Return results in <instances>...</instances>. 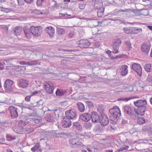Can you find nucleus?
<instances>
[{"label": "nucleus", "instance_id": "33", "mask_svg": "<svg viewBox=\"0 0 152 152\" xmlns=\"http://www.w3.org/2000/svg\"><path fill=\"white\" fill-rule=\"evenodd\" d=\"M133 30V34H136L142 32V30L141 28H137V27H132Z\"/></svg>", "mask_w": 152, "mask_h": 152}, {"label": "nucleus", "instance_id": "8", "mask_svg": "<svg viewBox=\"0 0 152 152\" xmlns=\"http://www.w3.org/2000/svg\"><path fill=\"white\" fill-rule=\"evenodd\" d=\"M61 125L65 128H68L72 125V122L69 118L67 117H65L62 120Z\"/></svg>", "mask_w": 152, "mask_h": 152}, {"label": "nucleus", "instance_id": "3", "mask_svg": "<svg viewBox=\"0 0 152 152\" xmlns=\"http://www.w3.org/2000/svg\"><path fill=\"white\" fill-rule=\"evenodd\" d=\"M13 83V81L9 79L6 80L4 85V89L8 92L13 91L12 85Z\"/></svg>", "mask_w": 152, "mask_h": 152}, {"label": "nucleus", "instance_id": "12", "mask_svg": "<svg viewBox=\"0 0 152 152\" xmlns=\"http://www.w3.org/2000/svg\"><path fill=\"white\" fill-rule=\"evenodd\" d=\"M132 68L140 76L142 74V69L140 65L137 63H134L132 65Z\"/></svg>", "mask_w": 152, "mask_h": 152}, {"label": "nucleus", "instance_id": "29", "mask_svg": "<svg viewBox=\"0 0 152 152\" xmlns=\"http://www.w3.org/2000/svg\"><path fill=\"white\" fill-rule=\"evenodd\" d=\"M73 126L78 131H82V127L80 123L76 121L73 123Z\"/></svg>", "mask_w": 152, "mask_h": 152}, {"label": "nucleus", "instance_id": "21", "mask_svg": "<svg viewBox=\"0 0 152 152\" xmlns=\"http://www.w3.org/2000/svg\"><path fill=\"white\" fill-rule=\"evenodd\" d=\"M23 30L26 37L28 39H30L31 36L33 34L31 31V28L29 29L25 28H24Z\"/></svg>", "mask_w": 152, "mask_h": 152}, {"label": "nucleus", "instance_id": "62", "mask_svg": "<svg viewBox=\"0 0 152 152\" xmlns=\"http://www.w3.org/2000/svg\"><path fill=\"white\" fill-rule=\"evenodd\" d=\"M63 50L64 51H67L68 52H72L73 51V50L71 49Z\"/></svg>", "mask_w": 152, "mask_h": 152}, {"label": "nucleus", "instance_id": "59", "mask_svg": "<svg viewBox=\"0 0 152 152\" xmlns=\"http://www.w3.org/2000/svg\"><path fill=\"white\" fill-rule=\"evenodd\" d=\"M24 1L28 4H31L33 2V0H24Z\"/></svg>", "mask_w": 152, "mask_h": 152}, {"label": "nucleus", "instance_id": "47", "mask_svg": "<svg viewBox=\"0 0 152 152\" xmlns=\"http://www.w3.org/2000/svg\"><path fill=\"white\" fill-rule=\"evenodd\" d=\"M147 80L150 83H152V75H149L147 77Z\"/></svg>", "mask_w": 152, "mask_h": 152}, {"label": "nucleus", "instance_id": "60", "mask_svg": "<svg viewBox=\"0 0 152 152\" xmlns=\"http://www.w3.org/2000/svg\"><path fill=\"white\" fill-rule=\"evenodd\" d=\"M148 143V142H142L141 143V145H147V143Z\"/></svg>", "mask_w": 152, "mask_h": 152}, {"label": "nucleus", "instance_id": "5", "mask_svg": "<svg viewBox=\"0 0 152 152\" xmlns=\"http://www.w3.org/2000/svg\"><path fill=\"white\" fill-rule=\"evenodd\" d=\"M121 41L120 39H117L113 42V50L112 52L114 54L118 53V50L121 43Z\"/></svg>", "mask_w": 152, "mask_h": 152}, {"label": "nucleus", "instance_id": "56", "mask_svg": "<svg viewBox=\"0 0 152 152\" xmlns=\"http://www.w3.org/2000/svg\"><path fill=\"white\" fill-rule=\"evenodd\" d=\"M5 139L4 138H1L0 139V143L3 144H5Z\"/></svg>", "mask_w": 152, "mask_h": 152}, {"label": "nucleus", "instance_id": "41", "mask_svg": "<svg viewBox=\"0 0 152 152\" xmlns=\"http://www.w3.org/2000/svg\"><path fill=\"white\" fill-rule=\"evenodd\" d=\"M151 67V64H145V69L146 71L150 72Z\"/></svg>", "mask_w": 152, "mask_h": 152}, {"label": "nucleus", "instance_id": "57", "mask_svg": "<svg viewBox=\"0 0 152 152\" xmlns=\"http://www.w3.org/2000/svg\"><path fill=\"white\" fill-rule=\"evenodd\" d=\"M137 0H130V4H137Z\"/></svg>", "mask_w": 152, "mask_h": 152}, {"label": "nucleus", "instance_id": "36", "mask_svg": "<svg viewBox=\"0 0 152 152\" xmlns=\"http://www.w3.org/2000/svg\"><path fill=\"white\" fill-rule=\"evenodd\" d=\"M124 55H120L118 56H116L115 57H114L112 55L110 54L109 55V56L110 57L111 59L113 60H114L115 59H118V58H123L124 57Z\"/></svg>", "mask_w": 152, "mask_h": 152}, {"label": "nucleus", "instance_id": "9", "mask_svg": "<svg viewBox=\"0 0 152 152\" xmlns=\"http://www.w3.org/2000/svg\"><path fill=\"white\" fill-rule=\"evenodd\" d=\"M66 117L71 119H73L76 117L77 113L73 110H69L65 112Z\"/></svg>", "mask_w": 152, "mask_h": 152}, {"label": "nucleus", "instance_id": "1", "mask_svg": "<svg viewBox=\"0 0 152 152\" xmlns=\"http://www.w3.org/2000/svg\"><path fill=\"white\" fill-rule=\"evenodd\" d=\"M109 118L110 123L113 124H115L121 116V111L117 106L114 107L109 110Z\"/></svg>", "mask_w": 152, "mask_h": 152}, {"label": "nucleus", "instance_id": "44", "mask_svg": "<svg viewBox=\"0 0 152 152\" xmlns=\"http://www.w3.org/2000/svg\"><path fill=\"white\" fill-rule=\"evenodd\" d=\"M125 44L129 50H130L132 48L131 44L129 41L126 42Z\"/></svg>", "mask_w": 152, "mask_h": 152}, {"label": "nucleus", "instance_id": "46", "mask_svg": "<svg viewBox=\"0 0 152 152\" xmlns=\"http://www.w3.org/2000/svg\"><path fill=\"white\" fill-rule=\"evenodd\" d=\"M112 20L113 21H117L120 22V24H126V23L123 20L121 19H110Z\"/></svg>", "mask_w": 152, "mask_h": 152}, {"label": "nucleus", "instance_id": "20", "mask_svg": "<svg viewBox=\"0 0 152 152\" xmlns=\"http://www.w3.org/2000/svg\"><path fill=\"white\" fill-rule=\"evenodd\" d=\"M91 118L93 122L96 123L99 120V121L100 117L96 112L92 113L91 115Z\"/></svg>", "mask_w": 152, "mask_h": 152}, {"label": "nucleus", "instance_id": "64", "mask_svg": "<svg viewBox=\"0 0 152 152\" xmlns=\"http://www.w3.org/2000/svg\"><path fill=\"white\" fill-rule=\"evenodd\" d=\"M67 15V14H63L61 13H59V16L60 17H64L66 15Z\"/></svg>", "mask_w": 152, "mask_h": 152}, {"label": "nucleus", "instance_id": "58", "mask_svg": "<svg viewBox=\"0 0 152 152\" xmlns=\"http://www.w3.org/2000/svg\"><path fill=\"white\" fill-rule=\"evenodd\" d=\"M74 36V34L73 32H70L69 34V37L70 38H72Z\"/></svg>", "mask_w": 152, "mask_h": 152}, {"label": "nucleus", "instance_id": "11", "mask_svg": "<svg viewBox=\"0 0 152 152\" xmlns=\"http://www.w3.org/2000/svg\"><path fill=\"white\" fill-rule=\"evenodd\" d=\"M29 83V81L27 79H22L18 81V85L20 87L25 88L28 86Z\"/></svg>", "mask_w": 152, "mask_h": 152}, {"label": "nucleus", "instance_id": "61", "mask_svg": "<svg viewBox=\"0 0 152 152\" xmlns=\"http://www.w3.org/2000/svg\"><path fill=\"white\" fill-rule=\"evenodd\" d=\"M34 12L37 14H40V12L37 10H35L34 11Z\"/></svg>", "mask_w": 152, "mask_h": 152}, {"label": "nucleus", "instance_id": "19", "mask_svg": "<svg viewBox=\"0 0 152 152\" xmlns=\"http://www.w3.org/2000/svg\"><path fill=\"white\" fill-rule=\"evenodd\" d=\"M45 32L48 33L51 38H53L54 35L55 30L54 28L51 26H49L45 28Z\"/></svg>", "mask_w": 152, "mask_h": 152}, {"label": "nucleus", "instance_id": "63", "mask_svg": "<svg viewBox=\"0 0 152 152\" xmlns=\"http://www.w3.org/2000/svg\"><path fill=\"white\" fill-rule=\"evenodd\" d=\"M2 10L5 11L7 12H8L9 11V10L8 9L4 8H3V10Z\"/></svg>", "mask_w": 152, "mask_h": 152}, {"label": "nucleus", "instance_id": "38", "mask_svg": "<svg viewBox=\"0 0 152 152\" xmlns=\"http://www.w3.org/2000/svg\"><path fill=\"white\" fill-rule=\"evenodd\" d=\"M39 143H36L34 146V147L31 148V151L32 152H34L35 151H37L39 148Z\"/></svg>", "mask_w": 152, "mask_h": 152}, {"label": "nucleus", "instance_id": "18", "mask_svg": "<svg viewBox=\"0 0 152 152\" xmlns=\"http://www.w3.org/2000/svg\"><path fill=\"white\" fill-rule=\"evenodd\" d=\"M27 121L29 124L34 125L39 123V120L34 117H28L27 118Z\"/></svg>", "mask_w": 152, "mask_h": 152}, {"label": "nucleus", "instance_id": "32", "mask_svg": "<svg viewBox=\"0 0 152 152\" xmlns=\"http://www.w3.org/2000/svg\"><path fill=\"white\" fill-rule=\"evenodd\" d=\"M123 30L127 34H133V30L132 27L126 28L124 27L123 28Z\"/></svg>", "mask_w": 152, "mask_h": 152}, {"label": "nucleus", "instance_id": "35", "mask_svg": "<svg viewBox=\"0 0 152 152\" xmlns=\"http://www.w3.org/2000/svg\"><path fill=\"white\" fill-rule=\"evenodd\" d=\"M46 111L43 110V107H42L41 109H39L38 111V115L39 117H42L43 116Z\"/></svg>", "mask_w": 152, "mask_h": 152}, {"label": "nucleus", "instance_id": "17", "mask_svg": "<svg viewBox=\"0 0 152 152\" xmlns=\"http://www.w3.org/2000/svg\"><path fill=\"white\" fill-rule=\"evenodd\" d=\"M91 118V115L88 113H84L80 114L79 118L81 120L86 122L89 121Z\"/></svg>", "mask_w": 152, "mask_h": 152}, {"label": "nucleus", "instance_id": "31", "mask_svg": "<svg viewBox=\"0 0 152 152\" xmlns=\"http://www.w3.org/2000/svg\"><path fill=\"white\" fill-rule=\"evenodd\" d=\"M57 32L59 35H62L65 34V31L63 28L57 27Z\"/></svg>", "mask_w": 152, "mask_h": 152}, {"label": "nucleus", "instance_id": "10", "mask_svg": "<svg viewBox=\"0 0 152 152\" xmlns=\"http://www.w3.org/2000/svg\"><path fill=\"white\" fill-rule=\"evenodd\" d=\"M18 109L17 108L12 106L9 107L8 110L10 113L11 116L13 118H16L18 116Z\"/></svg>", "mask_w": 152, "mask_h": 152}, {"label": "nucleus", "instance_id": "4", "mask_svg": "<svg viewBox=\"0 0 152 152\" xmlns=\"http://www.w3.org/2000/svg\"><path fill=\"white\" fill-rule=\"evenodd\" d=\"M70 145L72 147L74 148L78 147L79 146H81V142L77 138L70 139L69 141Z\"/></svg>", "mask_w": 152, "mask_h": 152}, {"label": "nucleus", "instance_id": "13", "mask_svg": "<svg viewBox=\"0 0 152 152\" xmlns=\"http://www.w3.org/2000/svg\"><path fill=\"white\" fill-rule=\"evenodd\" d=\"M77 44L81 48H86L89 46L90 43L87 40H81L77 42Z\"/></svg>", "mask_w": 152, "mask_h": 152}, {"label": "nucleus", "instance_id": "22", "mask_svg": "<svg viewBox=\"0 0 152 152\" xmlns=\"http://www.w3.org/2000/svg\"><path fill=\"white\" fill-rule=\"evenodd\" d=\"M146 109V107H137V116L139 115H144Z\"/></svg>", "mask_w": 152, "mask_h": 152}, {"label": "nucleus", "instance_id": "53", "mask_svg": "<svg viewBox=\"0 0 152 152\" xmlns=\"http://www.w3.org/2000/svg\"><path fill=\"white\" fill-rule=\"evenodd\" d=\"M124 12H134V11L133 10H132L130 8L128 9H125L124 10Z\"/></svg>", "mask_w": 152, "mask_h": 152}, {"label": "nucleus", "instance_id": "26", "mask_svg": "<svg viewBox=\"0 0 152 152\" xmlns=\"http://www.w3.org/2000/svg\"><path fill=\"white\" fill-rule=\"evenodd\" d=\"M76 105L79 110L81 112H83L85 110V108L84 105L81 102H78L77 103Z\"/></svg>", "mask_w": 152, "mask_h": 152}, {"label": "nucleus", "instance_id": "2", "mask_svg": "<svg viewBox=\"0 0 152 152\" xmlns=\"http://www.w3.org/2000/svg\"><path fill=\"white\" fill-rule=\"evenodd\" d=\"M124 114L132 119H135L137 117V110L135 107L129 105H125L122 108Z\"/></svg>", "mask_w": 152, "mask_h": 152}, {"label": "nucleus", "instance_id": "27", "mask_svg": "<svg viewBox=\"0 0 152 152\" xmlns=\"http://www.w3.org/2000/svg\"><path fill=\"white\" fill-rule=\"evenodd\" d=\"M22 30V28L20 26H18L16 27L14 30V34L16 36L20 35Z\"/></svg>", "mask_w": 152, "mask_h": 152}, {"label": "nucleus", "instance_id": "49", "mask_svg": "<svg viewBox=\"0 0 152 152\" xmlns=\"http://www.w3.org/2000/svg\"><path fill=\"white\" fill-rule=\"evenodd\" d=\"M19 63L21 65H28L29 66V62L21 61H20Z\"/></svg>", "mask_w": 152, "mask_h": 152}, {"label": "nucleus", "instance_id": "40", "mask_svg": "<svg viewBox=\"0 0 152 152\" xmlns=\"http://www.w3.org/2000/svg\"><path fill=\"white\" fill-rule=\"evenodd\" d=\"M38 64V60H32L29 62V66H35Z\"/></svg>", "mask_w": 152, "mask_h": 152}, {"label": "nucleus", "instance_id": "52", "mask_svg": "<svg viewBox=\"0 0 152 152\" xmlns=\"http://www.w3.org/2000/svg\"><path fill=\"white\" fill-rule=\"evenodd\" d=\"M131 97L129 98H122L120 100H122L124 101L127 102L129 100L131 99Z\"/></svg>", "mask_w": 152, "mask_h": 152}, {"label": "nucleus", "instance_id": "42", "mask_svg": "<svg viewBox=\"0 0 152 152\" xmlns=\"http://www.w3.org/2000/svg\"><path fill=\"white\" fill-rule=\"evenodd\" d=\"M94 131L96 132H100L101 131V127L99 125H97L96 126L94 129Z\"/></svg>", "mask_w": 152, "mask_h": 152}, {"label": "nucleus", "instance_id": "23", "mask_svg": "<svg viewBox=\"0 0 152 152\" xmlns=\"http://www.w3.org/2000/svg\"><path fill=\"white\" fill-rule=\"evenodd\" d=\"M128 66L126 65L121 66L120 70L121 71V75L123 76L126 75L128 73Z\"/></svg>", "mask_w": 152, "mask_h": 152}, {"label": "nucleus", "instance_id": "28", "mask_svg": "<svg viewBox=\"0 0 152 152\" xmlns=\"http://www.w3.org/2000/svg\"><path fill=\"white\" fill-rule=\"evenodd\" d=\"M66 91L65 90H60L59 89H58L56 92V96H62L66 93Z\"/></svg>", "mask_w": 152, "mask_h": 152}, {"label": "nucleus", "instance_id": "43", "mask_svg": "<svg viewBox=\"0 0 152 152\" xmlns=\"http://www.w3.org/2000/svg\"><path fill=\"white\" fill-rule=\"evenodd\" d=\"M85 127L87 129H90L92 126V124L90 122H88L84 124Z\"/></svg>", "mask_w": 152, "mask_h": 152}, {"label": "nucleus", "instance_id": "24", "mask_svg": "<svg viewBox=\"0 0 152 152\" xmlns=\"http://www.w3.org/2000/svg\"><path fill=\"white\" fill-rule=\"evenodd\" d=\"M56 115L54 113H48L46 117L47 121L48 122H53L55 121Z\"/></svg>", "mask_w": 152, "mask_h": 152}, {"label": "nucleus", "instance_id": "16", "mask_svg": "<svg viewBox=\"0 0 152 152\" xmlns=\"http://www.w3.org/2000/svg\"><path fill=\"white\" fill-rule=\"evenodd\" d=\"M134 103L135 106L140 107H146V105L147 104V101L144 100H138L137 101L134 102Z\"/></svg>", "mask_w": 152, "mask_h": 152}, {"label": "nucleus", "instance_id": "51", "mask_svg": "<svg viewBox=\"0 0 152 152\" xmlns=\"http://www.w3.org/2000/svg\"><path fill=\"white\" fill-rule=\"evenodd\" d=\"M128 120V119L126 118H123L122 121V124H127V123Z\"/></svg>", "mask_w": 152, "mask_h": 152}, {"label": "nucleus", "instance_id": "55", "mask_svg": "<svg viewBox=\"0 0 152 152\" xmlns=\"http://www.w3.org/2000/svg\"><path fill=\"white\" fill-rule=\"evenodd\" d=\"M31 96H26L25 98V100L26 102H28L30 101V98Z\"/></svg>", "mask_w": 152, "mask_h": 152}, {"label": "nucleus", "instance_id": "14", "mask_svg": "<svg viewBox=\"0 0 152 152\" xmlns=\"http://www.w3.org/2000/svg\"><path fill=\"white\" fill-rule=\"evenodd\" d=\"M151 48V45L149 43H144L142 45L141 47V50L142 52L148 54L149 53Z\"/></svg>", "mask_w": 152, "mask_h": 152}, {"label": "nucleus", "instance_id": "48", "mask_svg": "<svg viewBox=\"0 0 152 152\" xmlns=\"http://www.w3.org/2000/svg\"><path fill=\"white\" fill-rule=\"evenodd\" d=\"M12 59H9L4 61V64L5 65L10 64V61H12Z\"/></svg>", "mask_w": 152, "mask_h": 152}, {"label": "nucleus", "instance_id": "50", "mask_svg": "<svg viewBox=\"0 0 152 152\" xmlns=\"http://www.w3.org/2000/svg\"><path fill=\"white\" fill-rule=\"evenodd\" d=\"M85 4H84L79 3V7L81 9H84L85 8Z\"/></svg>", "mask_w": 152, "mask_h": 152}, {"label": "nucleus", "instance_id": "7", "mask_svg": "<svg viewBox=\"0 0 152 152\" xmlns=\"http://www.w3.org/2000/svg\"><path fill=\"white\" fill-rule=\"evenodd\" d=\"M30 28L31 31L33 35H34L39 36L40 35L42 32V29L40 26L34 27L32 26Z\"/></svg>", "mask_w": 152, "mask_h": 152}, {"label": "nucleus", "instance_id": "6", "mask_svg": "<svg viewBox=\"0 0 152 152\" xmlns=\"http://www.w3.org/2000/svg\"><path fill=\"white\" fill-rule=\"evenodd\" d=\"M53 84L51 82H48L45 83L44 86L47 92L50 94L53 93L54 90Z\"/></svg>", "mask_w": 152, "mask_h": 152}, {"label": "nucleus", "instance_id": "34", "mask_svg": "<svg viewBox=\"0 0 152 152\" xmlns=\"http://www.w3.org/2000/svg\"><path fill=\"white\" fill-rule=\"evenodd\" d=\"M27 124H28V123L27 121V119L25 121H19L18 123V125L19 126L23 127L26 125Z\"/></svg>", "mask_w": 152, "mask_h": 152}, {"label": "nucleus", "instance_id": "15", "mask_svg": "<svg viewBox=\"0 0 152 152\" xmlns=\"http://www.w3.org/2000/svg\"><path fill=\"white\" fill-rule=\"evenodd\" d=\"M99 121L101 124L104 126L107 125L109 123V120L106 115H101Z\"/></svg>", "mask_w": 152, "mask_h": 152}, {"label": "nucleus", "instance_id": "39", "mask_svg": "<svg viewBox=\"0 0 152 152\" xmlns=\"http://www.w3.org/2000/svg\"><path fill=\"white\" fill-rule=\"evenodd\" d=\"M6 138L7 140L8 141H10L11 140H14L16 139V137L15 136H13L10 134H7Z\"/></svg>", "mask_w": 152, "mask_h": 152}, {"label": "nucleus", "instance_id": "54", "mask_svg": "<svg viewBox=\"0 0 152 152\" xmlns=\"http://www.w3.org/2000/svg\"><path fill=\"white\" fill-rule=\"evenodd\" d=\"M18 4L20 6H22L24 4L23 0H17Z\"/></svg>", "mask_w": 152, "mask_h": 152}, {"label": "nucleus", "instance_id": "45", "mask_svg": "<svg viewBox=\"0 0 152 152\" xmlns=\"http://www.w3.org/2000/svg\"><path fill=\"white\" fill-rule=\"evenodd\" d=\"M37 106L38 107H39L40 106H41V107H42V105L43 104V102L42 100H40L38 102H37Z\"/></svg>", "mask_w": 152, "mask_h": 152}, {"label": "nucleus", "instance_id": "30", "mask_svg": "<svg viewBox=\"0 0 152 152\" xmlns=\"http://www.w3.org/2000/svg\"><path fill=\"white\" fill-rule=\"evenodd\" d=\"M137 122L138 124L140 125L143 124L145 123V118L142 116L137 117Z\"/></svg>", "mask_w": 152, "mask_h": 152}, {"label": "nucleus", "instance_id": "37", "mask_svg": "<svg viewBox=\"0 0 152 152\" xmlns=\"http://www.w3.org/2000/svg\"><path fill=\"white\" fill-rule=\"evenodd\" d=\"M129 148V146L128 145H124L121 148L118 150L117 151H122L124 150H126L128 149Z\"/></svg>", "mask_w": 152, "mask_h": 152}, {"label": "nucleus", "instance_id": "25", "mask_svg": "<svg viewBox=\"0 0 152 152\" xmlns=\"http://www.w3.org/2000/svg\"><path fill=\"white\" fill-rule=\"evenodd\" d=\"M92 11L95 13L97 14L98 17H101L104 15V9L101 8L99 10H96L94 9H93Z\"/></svg>", "mask_w": 152, "mask_h": 152}]
</instances>
